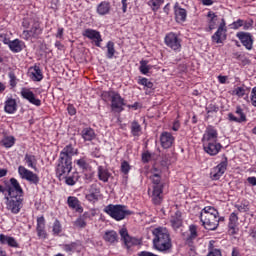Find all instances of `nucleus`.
<instances>
[{
	"label": "nucleus",
	"mask_w": 256,
	"mask_h": 256,
	"mask_svg": "<svg viewBox=\"0 0 256 256\" xmlns=\"http://www.w3.org/2000/svg\"><path fill=\"white\" fill-rule=\"evenodd\" d=\"M197 237H199V233L197 232V225L192 224L189 226V234L185 238L186 245H188L189 247H192L193 241H195Z\"/></svg>",
	"instance_id": "obj_35"
},
{
	"label": "nucleus",
	"mask_w": 256,
	"mask_h": 256,
	"mask_svg": "<svg viewBox=\"0 0 256 256\" xmlns=\"http://www.w3.org/2000/svg\"><path fill=\"white\" fill-rule=\"evenodd\" d=\"M235 114L238 115V117L235 116ZM235 114L231 112L228 113V120L232 123H246L247 115L245 114L241 106H236Z\"/></svg>",
	"instance_id": "obj_21"
},
{
	"label": "nucleus",
	"mask_w": 256,
	"mask_h": 256,
	"mask_svg": "<svg viewBox=\"0 0 256 256\" xmlns=\"http://www.w3.org/2000/svg\"><path fill=\"white\" fill-rule=\"evenodd\" d=\"M22 27L24 30L22 31L21 39H24V41L38 39L40 35H43L41 20L37 16L23 18Z\"/></svg>",
	"instance_id": "obj_2"
},
{
	"label": "nucleus",
	"mask_w": 256,
	"mask_h": 256,
	"mask_svg": "<svg viewBox=\"0 0 256 256\" xmlns=\"http://www.w3.org/2000/svg\"><path fill=\"white\" fill-rule=\"evenodd\" d=\"M250 103L252 107H256V86L252 88L250 94Z\"/></svg>",
	"instance_id": "obj_56"
},
{
	"label": "nucleus",
	"mask_w": 256,
	"mask_h": 256,
	"mask_svg": "<svg viewBox=\"0 0 256 256\" xmlns=\"http://www.w3.org/2000/svg\"><path fill=\"white\" fill-rule=\"evenodd\" d=\"M249 93H251V88L245 84L237 86L232 90V95L239 97V99H244V101H249Z\"/></svg>",
	"instance_id": "obj_24"
},
{
	"label": "nucleus",
	"mask_w": 256,
	"mask_h": 256,
	"mask_svg": "<svg viewBox=\"0 0 256 256\" xmlns=\"http://www.w3.org/2000/svg\"><path fill=\"white\" fill-rule=\"evenodd\" d=\"M244 31H249V29H253V20H243V25H242Z\"/></svg>",
	"instance_id": "obj_59"
},
{
	"label": "nucleus",
	"mask_w": 256,
	"mask_h": 256,
	"mask_svg": "<svg viewBox=\"0 0 256 256\" xmlns=\"http://www.w3.org/2000/svg\"><path fill=\"white\" fill-rule=\"evenodd\" d=\"M237 225H239V216L237 215V213L232 212L229 216L228 222V231L230 235H237V233L239 232V228H237Z\"/></svg>",
	"instance_id": "obj_27"
},
{
	"label": "nucleus",
	"mask_w": 256,
	"mask_h": 256,
	"mask_svg": "<svg viewBox=\"0 0 256 256\" xmlns=\"http://www.w3.org/2000/svg\"><path fill=\"white\" fill-rule=\"evenodd\" d=\"M207 115H211L213 113H219V106L217 104H209V106L206 108Z\"/></svg>",
	"instance_id": "obj_54"
},
{
	"label": "nucleus",
	"mask_w": 256,
	"mask_h": 256,
	"mask_svg": "<svg viewBox=\"0 0 256 256\" xmlns=\"http://www.w3.org/2000/svg\"><path fill=\"white\" fill-rule=\"evenodd\" d=\"M97 215L96 209H91L89 211L84 212L74 221V227H78V229H85L87 227V221H93V217Z\"/></svg>",
	"instance_id": "obj_12"
},
{
	"label": "nucleus",
	"mask_w": 256,
	"mask_h": 256,
	"mask_svg": "<svg viewBox=\"0 0 256 256\" xmlns=\"http://www.w3.org/2000/svg\"><path fill=\"white\" fill-rule=\"evenodd\" d=\"M235 208L239 213H247L249 211V201L242 200L239 204H235Z\"/></svg>",
	"instance_id": "obj_47"
},
{
	"label": "nucleus",
	"mask_w": 256,
	"mask_h": 256,
	"mask_svg": "<svg viewBox=\"0 0 256 256\" xmlns=\"http://www.w3.org/2000/svg\"><path fill=\"white\" fill-rule=\"evenodd\" d=\"M82 35L86 37V39H90V41H92L96 47H101V43H103L101 32L95 29L87 28L82 32Z\"/></svg>",
	"instance_id": "obj_14"
},
{
	"label": "nucleus",
	"mask_w": 256,
	"mask_h": 256,
	"mask_svg": "<svg viewBox=\"0 0 256 256\" xmlns=\"http://www.w3.org/2000/svg\"><path fill=\"white\" fill-rule=\"evenodd\" d=\"M203 149L207 155H210V157H215V155H219L221 149H223V145H221L219 142H206L203 143Z\"/></svg>",
	"instance_id": "obj_17"
},
{
	"label": "nucleus",
	"mask_w": 256,
	"mask_h": 256,
	"mask_svg": "<svg viewBox=\"0 0 256 256\" xmlns=\"http://www.w3.org/2000/svg\"><path fill=\"white\" fill-rule=\"evenodd\" d=\"M18 105H17V99L15 98H7L4 103V111L5 113H8V115H14V113H17Z\"/></svg>",
	"instance_id": "obj_30"
},
{
	"label": "nucleus",
	"mask_w": 256,
	"mask_h": 256,
	"mask_svg": "<svg viewBox=\"0 0 256 256\" xmlns=\"http://www.w3.org/2000/svg\"><path fill=\"white\" fill-rule=\"evenodd\" d=\"M236 37H238L239 41L242 43L243 47L247 49V51H251L253 49V35L249 32H238L236 34Z\"/></svg>",
	"instance_id": "obj_18"
},
{
	"label": "nucleus",
	"mask_w": 256,
	"mask_h": 256,
	"mask_svg": "<svg viewBox=\"0 0 256 256\" xmlns=\"http://www.w3.org/2000/svg\"><path fill=\"white\" fill-rule=\"evenodd\" d=\"M6 209L13 213V215H19L21 209H23V196H5Z\"/></svg>",
	"instance_id": "obj_8"
},
{
	"label": "nucleus",
	"mask_w": 256,
	"mask_h": 256,
	"mask_svg": "<svg viewBox=\"0 0 256 256\" xmlns=\"http://www.w3.org/2000/svg\"><path fill=\"white\" fill-rule=\"evenodd\" d=\"M102 99L106 103L107 101H110V109L112 113H123V111H125V107H127L125 98H123L117 91H104L102 93Z\"/></svg>",
	"instance_id": "obj_5"
},
{
	"label": "nucleus",
	"mask_w": 256,
	"mask_h": 256,
	"mask_svg": "<svg viewBox=\"0 0 256 256\" xmlns=\"http://www.w3.org/2000/svg\"><path fill=\"white\" fill-rule=\"evenodd\" d=\"M212 43L217 45L225 43L227 41V26L225 24V19H222L217 31L211 37Z\"/></svg>",
	"instance_id": "obj_13"
},
{
	"label": "nucleus",
	"mask_w": 256,
	"mask_h": 256,
	"mask_svg": "<svg viewBox=\"0 0 256 256\" xmlns=\"http://www.w3.org/2000/svg\"><path fill=\"white\" fill-rule=\"evenodd\" d=\"M130 131L133 137H141L143 128H141V124L137 120H134L131 122Z\"/></svg>",
	"instance_id": "obj_41"
},
{
	"label": "nucleus",
	"mask_w": 256,
	"mask_h": 256,
	"mask_svg": "<svg viewBox=\"0 0 256 256\" xmlns=\"http://www.w3.org/2000/svg\"><path fill=\"white\" fill-rule=\"evenodd\" d=\"M104 213L109 215L114 221H123L129 215H133V211L127 209L126 205L121 204H109L105 206Z\"/></svg>",
	"instance_id": "obj_7"
},
{
	"label": "nucleus",
	"mask_w": 256,
	"mask_h": 256,
	"mask_svg": "<svg viewBox=\"0 0 256 256\" xmlns=\"http://www.w3.org/2000/svg\"><path fill=\"white\" fill-rule=\"evenodd\" d=\"M173 11L176 23H185L187 21V10L182 8L179 2L174 4Z\"/></svg>",
	"instance_id": "obj_20"
},
{
	"label": "nucleus",
	"mask_w": 256,
	"mask_h": 256,
	"mask_svg": "<svg viewBox=\"0 0 256 256\" xmlns=\"http://www.w3.org/2000/svg\"><path fill=\"white\" fill-rule=\"evenodd\" d=\"M175 143V136L171 132L164 131L160 135V145L162 149H171Z\"/></svg>",
	"instance_id": "obj_19"
},
{
	"label": "nucleus",
	"mask_w": 256,
	"mask_h": 256,
	"mask_svg": "<svg viewBox=\"0 0 256 256\" xmlns=\"http://www.w3.org/2000/svg\"><path fill=\"white\" fill-rule=\"evenodd\" d=\"M138 256H159V255L149 251H141L138 253Z\"/></svg>",
	"instance_id": "obj_63"
},
{
	"label": "nucleus",
	"mask_w": 256,
	"mask_h": 256,
	"mask_svg": "<svg viewBox=\"0 0 256 256\" xmlns=\"http://www.w3.org/2000/svg\"><path fill=\"white\" fill-rule=\"evenodd\" d=\"M200 221L207 231H216L218 228L217 209L205 206L200 212Z\"/></svg>",
	"instance_id": "obj_6"
},
{
	"label": "nucleus",
	"mask_w": 256,
	"mask_h": 256,
	"mask_svg": "<svg viewBox=\"0 0 256 256\" xmlns=\"http://www.w3.org/2000/svg\"><path fill=\"white\" fill-rule=\"evenodd\" d=\"M73 155H75V148L73 144L66 145L59 154L56 165V177L61 181L73 171Z\"/></svg>",
	"instance_id": "obj_1"
},
{
	"label": "nucleus",
	"mask_w": 256,
	"mask_h": 256,
	"mask_svg": "<svg viewBox=\"0 0 256 256\" xmlns=\"http://www.w3.org/2000/svg\"><path fill=\"white\" fill-rule=\"evenodd\" d=\"M149 179L153 184L152 203L153 205H161L163 203V189H165V182L161 180V170L153 167Z\"/></svg>",
	"instance_id": "obj_4"
},
{
	"label": "nucleus",
	"mask_w": 256,
	"mask_h": 256,
	"mask_svg": "<svg viewBox=\"0 0 256 256\" xmlns=\"http://www.w3.org/2000/svg\"><path fill=\"white\" fill-rule=\"evenodd\" d=\"M131 171V165H129V162L127 161H122L121 163V172L124 175H129V172Z\"/></svg>",
	"instance_id": "obj_53"
},
{
	"label": "nucleus",
	"mask_w": 256,
	"mask_h": 256,
	"mask_svg": "<svg viewBox=\"0 0 256 256\" xmlns=\"http://www.w3.org/2000/svg\"><path fill=\"white\" fill-rule=\"evenodd\" d=\"M36 232L39 239H47V230H45V216L37 218Z\"/></svg>",
	"instance_id": "obj_31"
},
{
	"label": "nucleus",
	"mask_w": 256,
	"mask_h": 256,
	"mask_svg": "<svg viewBox=\"0 0 256 256\" xmlns=\"http://www.w3.org/2000/svg\"><path fill=\"white\" fill-rule=\"evenodd\" d=\"M60 247L65 253H68V255H73V253H81L83 244H81V241L77 240L69 244H61Z\"/></svg>",
	"instance_id": "obj_22"
},
{
	"label": "nucleus",
	"mask_w": 256,
	"mask_h": 256,
	"mask_svg": "<svg viewBox=\"0 0 256 256\" xmlns=\"http://www.w3.org/2000/svg\"><path fill=\"white\" fill-rule=\"evenodd\" d=\"M152 69H153V66L149 65L148 60L140 61L139 71H140V73H142V75H147L149 73V71Z\"/></svg>",
	"instance_id": "obj_46"
},
{
	"label": "nucleus",
	"mask_w": 256,
	"mask_h": 256,
	"mask_svg": "<svg viewBox=\"0 0 256 256\" xmlns=\"http://www.w3.org/2000/svg\"><path fill=\"white\" fill-rule=\"evenodd\" d=\"M80 135L85 143H91V141H95V139H97V134L91 127L84 128Z\"/></svg>",
	"instance_id": "obj_33"
},
{
	"label": "nucleus",
	"mask_w": 256,
	"mask_h": 256,
	"mask_svg": "<svg viewBox=\"0 0 256 256\" xmlns=\"http://www.w3.org/2000/svg\"><path fill=\"white\" fill-rule=\"evenodd\" d=\"M63 231V226L61 225V221L59 219H55L53 226H52V233L53 235H59Z\"/></svg>",
	"instance_id": "obj_49"
},
{
	"label": "nucleus",
	"mask_w": 256,
	"mask_h": 256,
	"mask_svg": "<svg viewBox=\"0 0 256 256\" xmlns=\"http://www.w3.org/2000/svg\"><path fill=\"white\" fill-rule=\"evenodd\" d=\"M219 133L213 126L206 128V131L202 138V143H214L218 142Z\"/></svg>",
	"instance_id": "obj_23"
},
{
	"label": "nucleus",
	"mask_w": 256,
	"mask_h": 256,
	"mask_svg": "<svg viewBox=\"0 0 256 256\" xmlns=\"http://www.w3.org/2000/svg\"><path fill=\"white\" fill-rule=\"evenodd\" d=\"M63 179H65V183H66V185H70L71 187L73 186V185H75V183H77V181H75V178H73V177H71V176H69V177H64Z\"/></svg>",
	"instance_id": "obj_61"
},
{
	"label": "nucleus",
	"mask_w": 256,
	"mask_h": 256,
	"mask_svg": "<svg viewBox=\"0 0 256 256\" xmlns=\"http://www.w3.org/2000/svg\"><path fill=\"white\" fill-rule=\"evenodd\" d=\"M106 49H107V52H106L107 59H113L116 53L115 43L113 41H108L106 44Z\"/></svg>",
	"instance_id": "obj_44"
},
{
	"label": "nucleus",
	"mask_w": 256,
	"mask_h": 256,
	"mask_svg": "<svg viewBox=\"0 0 256 256\" xmlns=\"http://www.w3.org/2000/svg\"><path fill=\"white\" fill-rule=\"evenodd\" d=\"M67 111H68V114L71 116L77 115V109L75 108V106L73 104H68Z\"/></svg>",
	"instance_id": "obj_60"
},
{
	"label": "nucleus",
	"mask_w": 256,
	"mask_h": 256,
	"mask_svg": "<svg viewBox=\"0 0 256 256\" xmlns=\"http://www.w3.org/2000/svg\"><path fill=\"white\" fill-rule=\"evenodd\" d=\"M248 185H250V187H256V177L255 176H249L246 179Z\"/></svg>",
	"instance_id": "obj_62"
},
{
	"label": "nucleus",
	"mask_w": 256,
	"mask_h": 256,
	"mask_svg": "<svg viewBox=\"0 0 256 256\" xmlns=\"http://www.w3.org/2000/svg\"><path fill=\"white\" fill-rule=\"evenodd\" d=\"M119 234L121 236V241L126 246V249H131L133 245H137V240L129 235V232L126 230V228H122L119 231Z\"/></svg>",
	"instance_id": "obj_26"
},
{
	"label": "nucleus",
	"mask_w": 256,
	"mask_h": 256,
	"mask_svg": "<svg viewBox=\"0 0 256 256\" xmlns=\"http://www.w3.org/2000/svg\"><path fill=\"white\" fill-rule=\"evenodd\" d=\"M153 235V247L156 251L160 253H167L173 248V243L171 242V234L166 227H157L152 231Z\"/></svg>",
	"instance_id": "obj_3"
},
{
	"label": "nucleus",
	"mask_w": 256,
	"mask_h": 256,
	"mask_svg": "<svg viewBox=\"0 0 256 256\" xmlns=\"http://www.w3.org/2000/svg\"><path fill=\"white\" fill-rule=\"evenodd\" d=\"M97 177L99 181H102V183H109V179H111L112 174L105 166H98L97 167Z\"/></svg>",
	"instance_id": "obj_32"
},
{
	"label": "nucleus",
	"mask_w": 256,
	"mask_h": 256,
	"mask_svg": "<svg viewBox=\"0 0 256 256\" xmlns=\"http://www.w3.org/2000/svg\"><path fill=\"white\" fill-rule=\"evenodd\" d=\"M0 41L4 43V45H9L11 43V39L9 38V34L2 33L0 34Z\"/></svg>",
	"instance_id": "obj_57"
},
{
	"label": "nucleus",
	"mask_w": 256,
	"mask_h": 256,
	"mask_svg": "<svg viewBox=\"0 0 256 256\" xmlns=\"http://www.w3.org/2000/svg\"><path fill=\"white\" fill-rule=\"evenodd\" d=\"M28 77H30V79L34 82L43 81V70L41 67H39V65L35 64L29 68Z\"/></svg>",
	"instance_id": "obj_25"
},
{
	"label": "nucleus",
	"mask_w": 256,
	"mask_h": 256,
	"mask_svg": "<svg viewBox=\"0 0 256 256\" xmlns=\"http://www.w3.org/2000/svg\"><path fill=\"white\" fill-rule=\"evenodd\" d=\"M76 165L83 171H89V169H91V165L87 162V157H82L76 160Z\"/></svg>",
	"instance_id": "obj_45"
},
{
	"label": "nucleus",
	"mask_w": 256,
	"mask_h": 256,
	"mask_svg": "<svg viewBox=\"0 0 256 256\" xmlns=\"http://www.w3.org/2000/svg\"><path fill=\"white\" fill-rule=\"evenodd\" d=\"M23 45L25 43L19 39H14L10 41V44H8V47L12 53H21L23 51Z\"/></svg>",
	"instance_id": "obj_39"
},
{
	"label": "nucleus",
	"mask_w": 256,
	"mask_h": 256,
	"mask_svg": "<svg viewBox=\"0 0 256 256\" xmlns=\"http://www.w3.org/2000/svg\"><path fill=\"white\" fill-rule=\"evenodd\" d=\"M207 17H208V28L210 31H213V29H215V27H217V16L215 15V12L213 11H209L207 13Z\"/></svg>",
	"instance_id": "obj_43"
},
{
	"label": "nucleus",
	"mask_w": 256,
	"mask_h": 256,
	"mask_svg": "<svg viewBox=\"0 0 256 256\" xmlns=\"http://www.w3.org/2000/svg\"><path fill=\"white\" fill-rule=\"evenodd\" d=\"M152 157H153V155L150 154L149 151L142 153V163H149V161H151Z\"/></svg>",
	"instance_id": "obj_58"
},
{
	"label": "nucleus",
	"mask_w": 256,
	"mask_h": 256,
	"mask_svg": "<svg viewBox=\"0 0 256 256\" xmlns=\"http://www.w3.org/2000/svg\"><path fill=\"white\" fill-rule=\"evenodd\" d=\"M206 256H223V250L215 245V240H210L208 244V253Z\"/></svg>",
	"instance_id": "obj_38"
},
{
	"label": "nucleus",
	"mask_w": 256,
	"mask_h": 256,
	"mask_svg": "<svg viewBox=\"0 0 256 256\" xmlns=\"http://www.w3.org/2000/svg\"><path fill=\"white\" fill-rule=\"evenodd\" d=\"M101 194V188L97 186V184H92L90 186L89 194L86 195L87 201H98L99 195Z\"/></svg>",
	"instance_id": "obj_36"
},
{
	"label": "nucleus",
	"mask_w": 256,
	"mask_h": 256,
	"mask_svg": "<svg viewBox=\"0 0 256 256\" xmlns=\"http://www.w3.org/2000/svg\"><path fill=\"white\" fill-rule=\"evenodd\" d=\"M24 161L29 169H34L37 171V157L33 154H25Z\"/></svg>",
	"instance_id": "obj_40"
},
{
	"label": "nucleus",
	"mask_w": 256,
	"mask_h": 256,
	"mask_svg": "<svg viewBox=\"0 0 256 256\" xmlns=\"http://www.w3.org/2000/svg\"><path fill=\"white\" fill-rule=\"evenodd\" d=\"M250 237H251L253 243L256 244V228H253V229L250 231Z\"/></svg>",
	"instance_id": "obj_64"
},
{
	"label": "nucleus",
	"mask_w": 256,
	"mask_h": 256,
	"mask_svg": "<svg viewBox=\"0 0 256 256\" xmlns=\"http://www.w3.org/2000/svg\"><path fill=\"white\" fill-rule=\"evenodd\" d=\"M17 140L14 138V136H4L3 139L0 141V145L2 147H5V149H11L15 145V142Z\"/></svg>",
	"instance_id": "obj_42"
},
{
	"label": "nucleus",
	"mask_w": 256,
	"mask_h": 256,
	"mask_svg": "<svg viewBox=\"0 0 256 256\" xmlns=\"http://www.w3.org/2000/svg\"><path fill=\"white\" fill-rule=\"evenodd\" d=\"M8 196L23 197L24 193L21 184L16 178H10V185L6 187Z\"/></svg>",
	"instance_id": "obj_16"
},
{
	"label": "nucleus",
	"mask_w": 256,
	"mask_h": 256,
	"mask_svg": "<svg viewBox=\"0 0 256 256\" xmlns=\"http://www.w3.org/2000/svg\"><path fill=\"white\" fill-rule=\"evenodd\" d=\"M165 3V0H149L148 5L151 7L152 11L156 12L161 9V5Z\"/></svg>",
	"instance_id": "obj_48"
},
{
	"label": "nucleus",
	"mask_w": 256,
	"mask_h": 256,
	"mask_svg": "<svg viewBox=\"0 0 256 256\" xmlns=\"http://www.w3.org/2000/svg\"><path fill=\"white\" fill-rule=\"evenodd\" d=\"M138 85H143V87H146L147 89H153L154 87L153 82L149 81V79L145 77H140L138 79Z\"/></svg>",
	"instance_id": "obj_50"
},
{
	"label": "nucleus",
	"mask_w": 256,
	"mask_h": 256,
	"mask_svg": "<svg viewBox=\"0 0 256 256\" xmlns=\"http://www.w3.org/2000/svg\"><path fill=\"white\" fill-rule=\"evenodd\" d=\"M20 95L22 99L28 101L30 105H34L35 107H41V99H39L37 95H35V93L31 91V89L25 87L22 88L20 91Z\"/></svg>",
	"instance_id": "obj_15"
},
{
	"label": "nucleus",
	"mask_w": 256,
	"mask_h": 256,
	"mask_svg": "<svg viewBox=\"0 0 256 256\" xmlns=\"http://www.w3.org/2000/svg\"><path fill=\"white\" fill-rule=\"evenodd\" d=\"M170 223H171L173 229L177 230L181 227V225H183V220H181V218H179V217H173L170 220Z\"/></svg>",
	"instance_id": "obj_52"
},
{
	"label": "nucleus",
	"mask_w": 256,
	"mask_h": 256,
	"mask_svg": "<svg viewBox=\"0 0 256 256\" xmlns=\"http://www.w3.org/2000/svg\"><path fill=\"white\" fill-rule=\"evenodd\" d=\"M166 47L174 51L175 53H181L182 40L177 33L170 32L166 34L164 38Z\"/></svg>",
	"instance_id": "obj_9"
},
{
	"label": "nucleus",
	"mask_w": 256,
	"mask_h": 256,
	"mask_svg": "<svg viewBox=\"0 0 256 256\" xmlns=\"http://www.w3.org/2000/svg\"><path fill=\"white\" fill-rule=\"evenodd\" d=\"M228 165H229V160L227 156L223 154L222 161L217 166L211 169L210 179H212V181H219L227 171Z\"/></svg>",
	"instance_id": "obj_10"
},
{
	"label": "nucleus",
	"mask_w": 256,
	"mask_h": 256,
	"mask_svg": "<svg viewBox=\"0 0 256 256\" xmlns=\"http://www.w3.org/2000/svg\"><path fill=\"white\" fill-rule=\"evenodd\" d=\"M103 239L106 243L110 245H115L119 243V234L115 230H108L104 233Z\"/></svg>",
	"instance_id": "obj_34"
},
{
	"label": "nucleus",
	"mask_w": 256,
	"mask_h": 256,
	"mask_svg": "<svg viewBox=\"0 0 256 256\" xmlns=\"http://www.w3.org/2000/svg\"><path fill=\"white\" fill-rule=\"evenodd\" d=\"M67 205L69 209L75 211L76 213H83V206L81 205V200L75 196H69L67 198Z\"/></svg>",
	"instance_id": "obj_28"
},
{
	"label": "nucleus",
	"mask_w": 256,
	"mask_h": 256,
	"mask_svg": "<svg viewBox=\"0 0 256 256\" xmlns=\"http://www.w3.org/2000/svg\"><path fill=\"white\" fill-rule=\"evenodd\" d=\"M0 244L1 245H8V247H11L12 249H19V242H17V239L13 236L0 234Z\"/></svg>",
	"instance_id": "obj_29"
},
{
	"label": "nucleus",
	"mask_w": 256,
	"mask_h": 256,
	"mask_svg": "<svg viewBox=\"0 0 256 256\" xmlns=\"http://www.w3.org/2000/svg\"><path fill=\"white\" fill-rule=\"evenodd\" d=\"M18 175L24 181H28L30 185H39V181H40L39 175L27 169L25 166L18 167Z\"/></svg>",
	"instance_id": "obj_11"
},
{
	"label": "nucleus",
	"mask_w": 256,
	"mask_h": 256,
	"mask_svg": "<svg viewBox=\"0 0 256 256\" xmlns=\"http://www.w3.org/2000/svg\"><path fill=\"white\" fill-rule=\"evenodd\" d=\"M8 77H9L10 87H12V89H15V87H17V81H19L17 79V76L15 75V72H13V71L9 72Z\"/></svg>",
	"instance_id": "obj_51"
},
{
	"label": "nucleus",
	"mask_w": 256,
	"mask_h": 256,
	"mask_svg": "<svg viewBox=\"0 0 256 256\" xmlns=\"http://www.w3.org/2000/svg\"><path fill=\"white\" fill-rule=\"evenodd\" d=\"M111 12V2L102 1L96 8V13L101 16L109 15Z\"/></svg>",
	"instance_id": "obj_37"
},
{
	"label": "nucleus",
	"mask_w": 256,
	"mask_h": 256,
	"mask_svg": "<svg viewBox=\"0 0 256 256\" xmlns=\"http://www.w3.org/2000/svg\"><path fill=\"white\" fill-rule=\"evenodd\" d=\"M243 27V19H238L230 24V28L234 29V31H237V29H241Z\"/></svg>",
	"instance_id": "obj_55"
}]
</instances>
